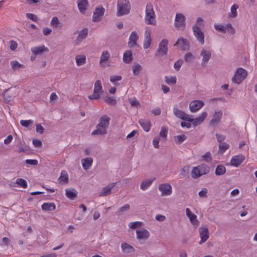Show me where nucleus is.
Listing matches in <instances>:
<instances>
[{"label": "nucleus", "mask_w": 257, "mask_h": 257, "mask_svg": "<svg viewBox=\"0 0 257 257\" xmlns=\"http://www.w3.org/2000/svg\"><path fill=\"white\" fill-rule=\"evenodd\" d=\"M201 158L203 160L207 162H210L212 161L211 155L209 152H206L204 155L202 156Z\"/></svg>", "instance_id": "obj_49"}, {"label": "nucleus", "mask_w": 257, "mask_h": 257, "mask_svg": "<svg viewBox=\"0 0 257 257\" xmlns=\"http://www.w3.org/2000/svg\"><path fill=\"white\" fill-rule=\"evenodd\" d=\"M99 92H94L92 95H89L88 97L90 100H97L100 97V95Z\"/></svg>", "instance_id": "obj_55"}, {"label": "nucleus", "mask_w": 257, "mask_h": 257, "mask_svg": "<svg viewBox=\"0 0 257 257\" xmlns=\"http://www.w3.org/2000/svg\"><path fill=\"white\" fill-rule=\"evenodd\" d=\"M11 65L14 70H17L21 67L23 68V65L21 64L17 61H13L11 62Z\"/></svg>", "instance_id": "obj_46"}, {"label": "nucleus", "mask_w": 257, "mask_h": 257, "mask_svg": "<svg viewBox=\"0 0 257 257\" xmlns=\"http://www.w3.org/2000/svg\"><path fill=\"white\" fill-rule=\"evenodd\" d=\"M222 112L221 110L215 111L212 118L210 120L209 124L211 126H215L220 121L222 117Z\"/></svg>", "instance_id": "obj_10"}, {"label": "nucleus", "mask_w": 257, "mask_h": 257, "mask_svg": "<svg viewBox=\"0 0 257 257\" xmlns=\"http://www.w3.org/2000/svg\"><path fill=\"white\" fill-rule=\"evenodd\" d=\"M61 181L68 182V175L65 171H62L59 179Z\"/></svg>", "instance_id": "obj_45"}, {"label": "nucleus", "mask_w": 257, "mask_h": 257, "mask_svg": "<svg viewBox=\"0 0 257 257\" xmlns=\"http://www.w3.org/2000/svg\"><path fill=\"white\" fill-rule=\"evenodd\" d=\"M186 215L189 218L191 223L194 225H198L199 222L197 219V216L196 215L193 214L189 208H187L186 209Z\"/></svg>", "instance_id": "obj_18"}, {"label": "nucleus", "mask_w": 257, "mask_h": 257, "mask_svg": "<svg viewBox=\"0 0 257 257\" xmlns=\"http://www.w3.org/2000/svg\"><path fill=\"white\" fill-rule=\"evenodd\" d=\"M247 71L242 68H238L232 78V81L236 84H240L247 76Z\"/></svg>", "instance_id": "obj_3"}, {"label": "nucleus", "mask_w": 257, "mask_h": 257, "mask_svg": "<svg viewBox=\"0 0 257 257\" xmlns=\"http://www.w3.org/2000/svg\"><path fill=\"white\" fill-rule=\"evenodd\" d=\"M139 39V36L136 32L133 31L132 32L130 36L128 45L129 47L132 48L134 46H138L137 41Z\"/></svg>", "instance_id": "obj_15"}, {"label": "nucleus", "mask_w": 257, "mask_h": 257, "mask_svg": "<svg viewBox=\"0 0 257 257\" xmlns=\"http://www.w3.org/2000/svg\"><path fill=\"white\" fill-rule=\"evenodd\" d=\"M59 23L60 22L58 18L56 17H54L52 18V20L51 21V25L52 27L56 28L58 27V25L59 24Z\"/></svg>", "instance_id": "obj_54"}, {"label": "nucleus", "mask_w": 257, "mask_h": 257, "mask_svg": "<svg viewBox=\"0 0 257 257\" xmlns=\"http://www.w3.org/2000/svg\"><path fill=\"white\" fill-rule=\"evenodd\" d=\"M173 113L174 115L179 118L185 121H190L189 119V115L185 113L184 111L179 109L177 108H173Z\"/></svg>", "instance_id": "obj_13"}, {"label": "nucleus", "mask_w": 257, "mask_h": 257, "mask_svg": "<svg viewBox=\"0 0 257 257\" xmlns=\"http://www.w3.org/2000/svg\"><path fill=\"white\" fill-rule=\"evenodd\" d=\"M33 144L34 146L36 148H40L42 146V142L38 139H34L33 141Z\"/></svg>", "instance_id": "obj_64"}, {"label": "nucleus", "mask_w": 257, "mask_h": 257, "mask_svg": "<svg viewBox=\"0 0 257 257\" xmlns=\"http://www.w3.org/2000/svg\"><path fill=\"white\" fill-rule=\"evenodd\" d=\"M130 209V205L128 204H125L122 207H121L118 210H117L115 214L118 216H120L123 214L124 212L127 211Z\"/></svg>", "instance_id": "obj_30"}, {"label": "nucleus", "mask_w": 257, "mask_h": 257, "mask_svg": "<svg viewBox=\"0 0 257 257\" xmlns=\"http://www.w3.org/2000/svg\"><path fill=\"white\" fill-rule=\"evenodd\" d=\"M191 176L192 178H197L201 176H202V174H201L200 172V170L199 169L198 166L194 167L192 169V172H191Z\"/></svg>", "instance_id": "obj_38"}, {"label": "nucleus", "mask_w": 257, "mask_h": 257, "mask_svg": "<svg viewBox=\"0 0 257 257\" xmlns=\"http://www.w3.org/2000/svg\"><path fill=\"white\" fill-rule=\"evenodd\" d=\"M121 248L122 251L125 253L134 252L135 251L134 247L126 242L122 243L121 244Z\"/></svg>", "instance_id": "obj_21"}, {"label": "nucleus", "mask_w": 257, "mask_h": 257, "mask_svg": "<svg viewBox=\"0 0 257 257\" xmlns=\"http://www.w3.org/2000/svg\"><path fill=\"white\" fill-rule=\"evenodd\" d=\"M66 196L71 200L75 198L77 195V192L75 189H66Z\"/></svg>", "instance_id": "obj_25"}, {"label": "nucleus", "mask_w": 257, "mask_h": 257, "mask_svg": "<svg viewBox=\"0 0 257 257\" xmlns=\"http://www.w3.org/2000/svg\"><path fill=\"white\" fill-rule=\"evenodd\" d=\"M198 167L202 175L207 174L210 171L209 167L205 164H201Z\"/></svg>", "instance_id": "obj_31"}, {"label": "nucleus", "mask_w": 257, "mask_h": 257, "mask_svg": "<svg viewBox=\"0 0 257 257\" xmlns=\"http://www.w3.org/2000/svg\"><path fill=\"white\" fill-rule=\"evenodd\" d=\"M226 172V168L221 165H219L217 166L215 170V175L217 176H220L224 174Z\"/></svg>", "instance_id": "obj_36"}, {"label": "nucleus", "mask_w": 257, "mask_h": 257, "mask_svg": "<svg viewBox=\"0 0 257 257\" xmlns=\"http://www.w3.org/2000/svg\"><path fill=\"white\" fill-rule=\"evenodd\" d=\"M131 8V4L128 0H118L117 4V16L120 17L128 14Z\"/></svg>", "instance_id": "obj_1"}, {"label": "nucleus", "mask_w": 257, "mask_h": 257, "mask_svg": "<svg viewBox=\"0 0 257 257\" xmlns=\"http://www.w3.org/2000/svg\"><path fill=\"white\" fill-rule=\"evenodd\" d=\"M207 193V189L205 188H202L199 192L198 195L200 197H206Z\"/></svg>", "instance_id": "obj_63"}, {"label": "nucleus", "mask_w": 257, "mask_h": 257, "mask_svg": "<svg viewBox=\"0 0 257 257\" xmlns=\"http://www.w3.org/2000/svg\"><path fill=\"white\" fill-rule=\"evenodd\" d=\"M133 60L132 52L130 50L126 51L123 55V61L128 64Z\"/></svg>", "instance_id": "obj_26"}, {"label": "nucleus", "mask_w": 257, "mask_h": 257, "mask_svg": "<svg viewBox=\"0 0 257 257\" xmlns=\"http://www.w3.org/2000/svg\"><path fill=\"white\" fill-rule=\"evenodd\" d=\"M88 32V30L87 28H84L83 30L80 31L77 36V40L78 41H82L85 39L87 36Z\"/></svg>", "instance_id": "obj_34"}, {"label": "nucleus", "mask_w": 257, "mask_h": 257, "mask_svg": "<svg viewBox=\"0 0 257 257\" xmlns=\"http://www.w3.org/2000/svg\"><path fill=\"white\" fill-rule=\"evenodd\" d=\"M204 105V102L201 100H194L189 104L190 110L192 112H195L200 109Z\"/></svg>", "instance_id": "obj_14"}, {"label": "nucleus", "mask_w": 257, "mask_h": 257, "mask_svg": "<svg viewBox=\"0 0 257 257\" xmlns=\"http://www.w3.org/2000/svg\"><path fill=\"white\" fill-rule=\"evenodd\" d=\"M200 55L203 57L202 65L207 63L211 58V54L209 51L202 49L201 51Z\"/></svg>", "instance_id": "obj_23"}, {"label": "nucleus", "mask_w": 257, "mask_h": 257, "mask_svg": "<svg viewBox=\"0 0 257 257\" xmlns=\"http://www.w3.org/2000/svg\"><path fill=\"white\" fill-rule=\"evenodd\" d=\"M137 238L140 239H146L150 236V233L146 229L137 230Z\"/></svg>", "instance_id": "obj_24"}, {"label": "nucleus", "mask_w": 257, "mask_h": 257, "mask_svg": "<svg viewBox=\"0 0 257 257\" xmlns=\"http://www.w3.org/2000/svg\"><path fill=\"white\" fill-rule=\"evenodd\" d=\"M207 113L206 112H203L199 116L194 118L192 115H189V119H191L189 122H192L194 126L200 125L203 122L205 118L207 117Z\"/></svg>", "instance_id": "obj_7"}, {"label": "nucleus", "mask_w": 257, "mask_h": 257, "mask_svg": "<svg viewBox=\"0 0 257 257\" xmlns=\"http://www.w3.org/2000/svg\"><path fill=\"white\" fill-rule=\"evenodd\" d=\"M145 20L148 25H156L155 14L151 3L147 4Z\"/></svg>", "instance_id": "obj_2"}, {"label": "nucleus", "mask_w": 257, "mask_h": 257, "mask_svg": "<svg viewBox=\"0 0 257 257\" xmlns=\"http://www.w3.org/2000/svg\"><path fill=\"white\" fill-rule=\"evenodd\" d=\"M194 36L197 38V40L203 45L204 44V35L203 33L201 31L200 28L197 25H194L192 28Z\"/></svg>", "instance_id": "obj_5"}, {"label": "nucleus", "mask_w": 257, "mask_h": 257, "mask_svg": "<svg viewBox=\"0 0 257 257\" xmlns=\"http://www.w3.org/2000/svg\"><path fill=\"white\" fill-rule=\"evenodd\" d=\"M110 118L106 115H102L99 119V123L97 125V127H103L105 129L108 126Z\"/></svg>", "instance_id": "obj_16"}, {"label": "nucleus", "mask_w": 257, "mask_h": 257, "mask_svg": "<svg viewBox=\"0 0 257 257\" xmlns=\"http://www.w3.org/2000/svg\"><path fill=\"white\" fill-rule=\"evenodd\" d=\"M168 129L167 127L163 126L161 128L160 133V136L163 138H166L167 135Z\"/></svg>", "instance_id": "obj_58"}, {"label": "nucleus", "mask_w": 257, "mask_h": 257, "mask_svg": "<svg viewBox=\"0 0 257 257\" xmlns=\"http://www.w3.org/2000/svg\"><path fill=\"white\" fill-rule=\"evenodd\" d=\"M116 183H112L110 185L103 187L99 195L100 196H105L110 194L111 190L114 187Z\"/></svg>", "instance_id": "obj_22"}, {"label": "nucleus", "mask_w": 257, "mask_h": 257, "mask_svg": "<svg viewBox=\"0 0 257 257\" xmlns=\"http://www.w3.org/2000/svg\"><path fill=\"white\" fill-rule=\"evenodd\" d=\"M151 39L149 38L148 39H145L144 44H143V47L144 49H148L151 45Z\"/></svg>", "instance_id": "obj_61"}, {"label": "nucleus", "mask_w": 257, "mask_h": 257, "mask_svg": "<svg viewBox=\"0 0 257 257\" xmlns=\"http://www.w3.org/2000/svg\"><path fill=\"white\" fill-rule=\"evenodd\" d=\"M238 6L237 5H233L231 7V17L232 18H235L237 16V12L236 10L238 9Z\"/></svg>", "instance_id": "obj_50"}, {"label": "nucleus", "mask_w": 257, "mask_h": 257, "mask_svg": "<svg viewBox=\"0 0 257 257\" xmlns=\"http://www.w3.org/2000/svg\"><path fill=\"white\" fill-rule=\"evenodd\" d=\"M199 234L200 236V241L199 244L205 242L209 238V230L206 227H201L199 228Z\"/></svg>", "instance_id": "obj_11"}, {"label": "nucleus", "mask_w": 257, "mask_h": 257, "mask_svg": "<svg viewBox=\"0 0 257 257\" xmlns=\"http://www.w3.org/2000/svg\"><path fill=\"white\" fill-rule=\"evenodd\" d=\"M231 35H234L235 33V30L230 24H228L226 25V32Z\"/></svg>", "instance_id": "obj_48"}, {"label": "nucleus", "mask_w": 257, "mask_h": 257, "mask_svg": "<svg viewBox=\"0 0 257 257\" xmlns=\"http://www.w3.org/2000/svg\"><path fill=\"white\" fill-rule=\"evenodd\" d=\"M142 69V67L139 63H135L132 67L133 72L135 76H138Z\"/></svg>", "instance_id": "obj_32"}, {"label": "nucleus", "mask_w": 257, "mask_h": 257, "mask_svg": "<svg viewBox=\"0 0 257 257\" xmlns=\"http://www.w3.org/2000/svg\"><path fill=\"white\" fill-rule=\"evenodd\" d=\"M75 59L78 66L82 65L85 63L86 58L84 55L76 56Z\"/></svg>", "instance_id": "obj_37"}, {"label": "nucleus", "mask_w": 257, "mask_h": 257, "mask_svg": "<svg viewBox=\"0 0 257 257\" xmlns=\"http://www.w3.org/2000/svg\"><path fill=\"white\" fill-rule=\"evenodd\" d=\"M244 157L241 155L233 157L230 161V165L235 167H238L244 160Z\"/></svg>", "instance_id": "obj_17"}, {"label": "nucleus", "mask_w": 257, "mask_h": 257, "mask_svg": "<svg viewBox=\"0 0 257 257\" xmlns=\"http://www.w3.org/2000/svg\"><path fill=\"white\" fill-rule=\"evenodd\" d=\"M96 130L93 131L91 133L92 135H104L107 133V130L106 129L100 127H97Z\"/></svg>", "instance_id": "obj_33"}, {"label": "nucleus", "mask_w": 257, "mask_h": 257, "mask_svg": "<svg viewBox=\"0 0 257 257\" xmlns=\"http://www.w3.org/2000/svg\"><path fill=\"white\" fill-rule=\"evenodd\" d=\"M229 147V145L226 143H221L219 145V150L221 153H224Z\"/></svg>", "instance_id": "obj_43"}, {"label": "nucleus", "mask_w": 257, "mask_h": 257, "mask_svg": "<svg viewBox=\"0 0 257 257\" xmlns=\"http://www.w3.org/2000/svg\"><path fill=\"white\" fill-rule=\"evenodd\" d=\"M78 8L81 14H84L88 6V2L87 0H78Z\"/></svg>", "instance_id": "obj_19"}, {"label": "nucleus", "mask_w": 257, "mask_h": 257, "mask_svg": "<svg viewBox=\"0 0 257 257\" xmlns=\"http://www.w3.org/2000/svg\"><path fill=\"white\" fill-rule=\"evenodd\" d=\"M93 159L91 157L86 158L82 160V164L83 168L85 170L89 169L92 165Z\"/></svg>", "instance_id": "obj_27"}, {"label": "nucleus", "mask_w": 257, "mask_h": 257, "mask_svg": "<svg viewBox=\"0 0 257 257\" xmlns=\"http://www.w3.org/2000/svg\"><path fill=\"white\" fill-rule=\"evenodd\" d=\"M31 50L35 55H39L43 53L44 52H48L49 51L48 49L44 45H42L40 47H32Z\"/></svg>", "instance_id": "obj_20"}, {"label": "nucleus", "mask_w": 257, "mask_h": 257, "mask_svg": "<svg viewBox=\"0 0 257 257\" xmlns=\"http://www.w3.org/2000/svg\"><path fill=\"white\" fill-rule=\"evenodd\" d=\"M104 12L105 9L103 7L96 8L93 13L92 21L94 22H99L101 20L100 17L104 15Z\"/></svg>", "instance_id": "obj_12"}, {"label": "nucleus", "mask_w": 257, "mask_h": 257, "mask_svg": "<svg viewBox=\"0 0 257 257\" xmlns=\"http://www.w3.org/2000/svg\"><path fill=\"white\" fill-rule=\"evenodd\" d=\"M168 41L167 39H163L159 43V48L157 49L155 57H162L167 55L168 52Z\"/></svg>", "instance_id": "obj_4"}, {"label": "nucleus", "mask_w": 257, "mask_h": 257, "mask_svg": "<svg viewBox=\"0 0 257 257\" xmlns=\"http://www.w3.org/2000/svg\"><path fill=\"white\" fill-rule=\"evenodd\" d=\"M26 163L27 165L36 166L38 164V162L37 160L27 159L26 160Z\"/></svg>", "instance_id": "obj_62"}, {"label": "nucleus", "mask_w": 257, "mask_h": 257, "mask_svg": "<svg viewBox=\"0 0 257 257\" xmlns=\"http://www.w3.org/2000/svg\"><path fill=\"white\" fill-rule=\"evenodd\" d=\"M42 209L44 211H53L56 208V205L54 203H44L42 205Z\"/></svg>", "instance_id": "obj_28"}, {"label": "nucleus", "mask_w": 257, "mask_h": 257, "mask_svg": "<svg viewBox=\"0 0 257 257\" xmlns=\"http://www.w3.org/2000/svg\"><path fill=\"white\" fill-rule=\"evenodd\" d=\"M165 81L166 83L169 85L174 84L176 83V78L174 76H171L170 77L168 76H165Z\"/></svg>", "instance_id": "obj_42"}, {"label": "nucleus", "mask_w": 257, "mask_h": 257, "mask_svg": "<svg viewBox=\"0 0 257 257\" xmlns=\"http://www.w3.org/2000/svg\"><path fill=\"white\" fill-rule=\"evenodd\" d=\"M174 46H180L182 51H186L189 49L190 43L186 39L181 37L178 39Z\"/></svg>", "instance_id": "obj_8"}, {"label": "nucleus", "mask_w": 257, "mask_h": 257, "mask_svg": "<svg viewBox=\"0 0 257 257\" xmlns=\"http://www.w3.org/2000/svg\"><path fill=\"white\" fill-rule=\"evenodd\" d=\"M93 91L94 92H99L100 93L102 92V87L100 80H97L95 82Z\"/></svg>", "instance_id": "obj_40"}, {"label": "nucleus", "mask_w": 257, "mask_h": 257, "mask_svg": "<svg viewBox=\"0 0 257 257\" xmlns=\"http://www.w3.org/2000/svg\"><path fill=\"white\" fill-rule=\"evenodd\" d=\"M187 139V137L184 135L176 136L174 137V141L176 144H181Z\"/></svg>", "instance_id": "obj_41"}, {"label": "nucleus", "mask_w": 257, "mask_h": 257, "mask_svg": "<svg viewBox=\"0 0 257 257\" xmlns=\"http://www.w3.org/2000/svg\"><path fill=\"white\" fill-rule=\"evenodd\" d=\"M214 28L217 31L219 32H221L223 33H226V26L224 27L222 25H215Z\"/></svg>", "instance_id": "obj_51"}, {"label": "nucleus", "mask_w": 257, "mask_h": 257, "mask_svg": "<svg viewBox=\"0 0 257 257\" xmlns=\"http://www.w3.org/2000/svg\"><path fill=\"white\" fill-rule=\"evenodd\" d=\"M159 189L162 192V196H168L172 193V187L168 183L160 184L159 186Z\"/></svg>", "instance_id": "obj_9"}, {"label": "nucleus", "mask_w": 257, "mask_h": 257, "mask_svg": "<svg viewBox=\"0 0 257 257\" xmlns=\"http://www.w3.org/2000/svg\"><path fill=\"white\" fill-rule=\"evenodd\" d=\"M26 16L28 19H30L34 22H37L38 21L37 16L33 14L27 13Z\"/></svg>", "instance_id": "obj_60"}, {"label": "nucleus", "mask_w": 257, "mask_h": 257, "mask_svg": "<svg viewBox=\"0 0 257 257\" xmlns=\"http://www.w3.org/2000/svg\"><path fill=\"white\" fill-rule=\"evenodd\" d=\"M122 79L120 76L113 75L110 77V81L111 82L114 83L116 81H120Z\"/></svg>", "instance_id": "obj_59"}, {"label": "nucleus", "mask_w": 257, "mask_h": 257, "mask_svg": "<svg viewBox=\"0 0 257 257\" xmlns=\"http://www.w3.org/2000/svg\"><path fill=\"white\" fill-rule=\"evenodd\" d=\"M105 102L110 105H114L116 103V100L114 98L108 96L105 99Z\"/></svg>", "instance_id": "obj_52"}, {"label": "nucleus", "mask_w": 257, "mask_h": 257, "mask_svg": "<svg viewBox=\"0 0 257 257\" xmlns=\"http://www.w3.org/2000/svg\"><path fill=\"white\" fill-rule=\"evenodd\" d=\"M139 123L146 132H149L151 128L150 121L141 119L139 120Z\"/></svg>", "instance_id": "obj_29"}, {"label": "nucleus", "mask_w": 257, "mask_h": 257, "mask_svg": "<svg viewBox=\"0 0 257 257\" xmlns=\"http://www.w3.org/2000/svg\"><path fill=\"white\" fill-rule=\"evenodd\" d=\"M142 224V222L140 221L132 222L129 224V227L131 228L135 229L136 228Z\"/></svg>", "instance_id": "obj_57"}, {"label": "nucleus", "mask_w": 257, "mask_h": 257, "mask_svg": "<svg viewBox=\"0 0 257 257\" xmlns=\"http://www.w3.org/2000/svg\"><path fill=\"white\" fill-rule=\"evenodd\" d=\"M193 59L194 57L191 53L189 52L185 55L184 60L186 62L191 63L193 62Z\"/></svg>", "instance_id": "obj_47"}, {"label": "nucleus", "mask_w": 257, "mask_h": 257, "mask_svg": "<svg viewBox=\"0 0 257 257\" xmlns=\"http://www.w3.org/2000/svg\"><path fill=\"white\" fill-rule=\"evenodd\" d=\"M16 183L23 188H26L28 186L26 181L22 178L17 179Z\"/></svg>", "instance_id": "obj_44"}, {"label": "nucleus", "mask_w": 257, "mask_h": 257, "mask_svg": "<svg viewBox=\"0 0 257 257\" xmlns=\"http://www.w3.org/2000/svg\"><path fill=\"white\" fill-rule=\"evenodd\" d=\"M109 58H110V54L108 53V52L107 51H103L101 54L100 59V61H99L100 64H102V63L107 61L109 59Z\"/></svg>", "instance_id": "obj_35"}, {"label": "nucleus", "mask_w": 257, "mask_h": 257, "mask_svg": "<svg viewBox=\"0 0 257 257\" xmlns=\"http://www.w3.org/2000/svg\"><path fill=\"white\" fill-rule=\"evenodd\" d=\"M186 18L184 15L177 13L176 15L175 26L177 29H180L185 27Z\"/></svg>", "instance_id": "obj_6"}, {"label": "nucleus", "mask_w": 257, "mask_h": 257, "mask_svg": "<svg viewBox=\"0 0 257 257\" xmlns=\"http://www.w3.org/2000/svg\"><path fill=\"white\" fill-rule=\"evenodd\" d=\"M32 120H21L20 121L21 124L24 127H28L29 125L33 123Z\"/></svg>", "instance_id": "obj_53"}, {"label": "nucleus", "mask_w": 257, "mask_h": 257, "mask_svg": "<svg viewBox=\"0 0 257 257\" xmlns=\"http://www.w3.org/2000/svg\"><path fill=\"white\" fill-rule=\"evenodd\" d=\"M153 180H146L143 181L141 184V189L143 190H145L148 187H149L152 183Z\"/></svg>", "instance_id": "obj_39"}, {"label": "nucleus", "mask_w": 257, "mask_h": 257, "mask_svg": "<svg viewBox=\"0 0 257 257\" xmlns=\"http://www.w3.org/2000/svg\"><path fill=\"white\" fill-rule=\"evenodd\" d=\"M183 63V61L181 59H179L175 62L174 67L176 70H179Z\"/></svg>", "instance_id": "obj_56"}]
</instances>
